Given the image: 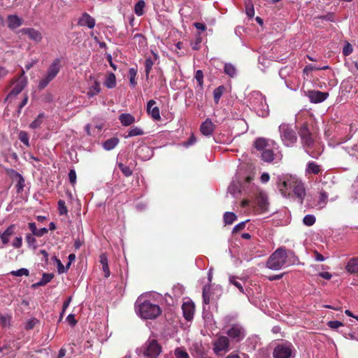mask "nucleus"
Returning <instances> with one entry per match:
<instances>
[{
  "mask_svg": "<svg viewBox=\"0 0 358 358\" xmlns=\"http://www.w3.org/2000/svg\"><path fill=\"white\" fill-rule=\"evenodd\" d=\"M297 257L293 251L287 250L280 247L271 255L266 262V267L273 271H278L284 267L296 264Z\"/></svg>",
  "mask_w": 358,
  "mask_h": 358,
  "instance_id": "f257e3e1",
  "label": "nucleus"
},
{
  "mask_svg": "<svg viewBox=\"0 0 358 358\" xmlns=\"http://www.w3.org/2000/svg\"><path fill=\"white\" fill-rule=\"evenodd\" d=\"M254 146L257 150L262 152L261 159L267 163L272 162L279 152L278 145L275 141L264 138H257L254 143Z\"/></svg>",
  "mask_w": 358,
  "mask_h": 358,
  "instance_id": "f03ea898",
  "label": "nucleus"
},
{
  "mask_svg": "<svg viewBox=\"0 0 358 358\" xmlns=\"http://www.w3.org/2000/svg\"><path fill=\"white\" fill-rule=\"evenodd\" d=\"M135 308L137 315L145 320L155 319L162 313L159 305L152 303L148 300H145L141 303L137 301Z\"/></svg>",
  "mask_w": 358,
  "mask_h": 358,
  "instance_id": "7ed1b4c3",
  "label": "nucleus"
},
{
  "mask_svg": "<svg viewBox=\"0 0 358 358\" xmlns=\"http://www.w3.org/2000/svg\"><path fill=\"white\" fill-rule=\"evenodd\" d=\"M249 104L259 117H267L269 114L268 106L266 97L259 91H253L249 96Z\"/></svg>",
  "mask_w": 358,
  "mask_h": 358,
  "instance_id": "20e7f679",
  "label": "nucleus"
},
{
  "mask_svg": "<svg viewBox=\"0 0 358 358\" xmlns=\"http://www.w3.org/2000/svg\"><path fill=\"white\" fill-rule=\"evenodd\" d=\"M137 350L145 358H158L162 351V348L157 339L153 337H149L145 343Z\"/></svg>",
  "mask_w": 358,
  "mask_h": 358,
  "instance_id": "39448f33",
  "label": "nucleus"
},
{
  "mask_svg": "<svg viewBox=\"0 0 358 358\" xmlns=\"http://www.w3.org/2000/svg\"><path fill=\"white\" fill-rule=\"evenodd\" d=\"M280 137L283 145L286 147H293L297 142V135L289 124L282 123L278 127Z\"/></svg>",
  "mask_w": 358,
  "mask_h": 358,
  "instance_id": "423d86ee",
  "label": "nucleus"
},
{
  "mask_svg": "<svg viewBox=\"0 0 358 358\" xmlns=\"http://www.w3.org/2000/svg\"><path fill=\"white\" fill-rule=\"evenodd\" d=\"M61 69V60L59 58L52 61L48 66L45 76L41 78L38 85L39 90L45 89L49 83L56 78Z\"/></svg>",
  "mask_w": 358,
  "mask_h": 358,
  "instance_id": "0eeeda50",
  "label": "nucleus"
},
{
  "mask_svg": "<svg viewBox=\"0 0 358 358\" xmlns=\"http://www.w3.org/2000/svg\"><path fill=\"white\" fill-rule=\"evenodd\" d=\"M12 84L15 86L6 97L5 101L15 98L27 85V77L25 76L24 69H22L21 73L17 78L13 80Z\"/></svg>",
  "mask_w": 358,
  "mask_h": 358,
  "instance_id": "6e6552de",
  "label": "nucleus"
},
{
  "mask_svg": "<svg viewBox=\"0 0 358 358\" xmlns=\"http://www.w3.org/2000/svg\"><path fill=\"white\" fill-rule=\"evenodd\" d=\"M298 134L303 148L308 154L313 157V155L309 153L308 150L313 146L315 141L308 125L306 124H303L299 127Z\"/></svg>",
  "mask_w": 358,
  "mask_h": 358,
  "instance_id": "1a4fd4ad",
  "label": "nucleus"
},
{
  "mask_svg": "<svg viewBox=\"0 0 358 358\" xmlns=\"http://www.w3.org/2000/svg\"><path fill=\"white\" fill-rule=\"evenodd\" d=\"M252 180L253 177L250 176L245 177L243 182H242L240 178H236L228 187V192L233 196H236L237 194L241 193L242 189L247 187Z\"/></svg>",
  "mask_w": 358,
  "mask_h": 358,
  "instance_id": "9d476101",
  "label": "nucleus"
},
{
  "mask_svg": "<svg viewBox=\"0 0 358 358\" xmlns=\"http://www.w3.org/2000/svg\"><path fill=\"white\" fill-rule=\"evenodd\" d=\"M299 180L292 175H284L278 177V187L283 193L293 189Z\"/></svg>",
  "mask_w": 358,
  "mask_h": 358,
  "instance_id": "9b49d317",
  "label": "nucleus"
},
{
  "mask_svg": "<svg viewBox=\"0 0 358 358\" xmlns=\"http://www.w3.org/2000/svg\"><path fill=\"white\" fill-rule=\"evenodd\" d=\"M227 334L237 342L242 341L245 335L244 327L239 323L233 324L227 331Z\"/></svg>",
  "mask_w": 358,
  "mask_h": 358,
  "instance_id": "f8f14e48",
  "label": "nucleus"
},
{
  "mask_svg": "<svg viewBox=\"0 0 358 358\" xmlns=\"http://www.w3.org/2000/svg\"><path fill=\"white\" fill-rule=\"evenodd\" d=\"M292 346L291 344H280L273 350V358H293L292 357Z\"/></svg>",
  "mask_w": 358,
  "mask_h": 358,
  "instance_id": "ddd939ff",
  "label": "nucleus"
},
{
  "mask_svg": "<svg viewBox=\"0 0 358 358\" xmlns=\"http://www.w3.org/2000/svg\"><path fill=\"white\" fill-rule=\"evenodd\" d=\"M229 338L227 336H220L214 343L213 350L216 354L226 351L229 348Z\"/></svg>",
  "mask_w": 358,
  "mask_h": 358,
  "instance_id": "4468645a",
  "label": "nucleus"
},
{
  "mask_svg": "<svg viewBox=\"0 0 358 358\" xmlns=\"http://www.w3.org/2000/svg\"><path fill=\"white\" fill-rule=\"evenodd\" d=\"M96 21L87 13H83L78 20V25L80 27H87L89 29H93L95 27Z\"/></svg>",
  "mask_w": 358,
  "mask_h": 358,
  "instance_id": "2eb2a0df",
  "label": "nucleus"
},
{
  "mask_svg": "<svg viewBox=\"0 0 358 358\" xmlns=\"http://www.w3.org/2000/svg\"><path fill=\"white\" fill-rule=\"evenodd\" d=\"M329 96L327 92H324L318 90L310 91L308 92V98L311 103H321L326 100Z\"/></svg>",
  "mask_w": 358,
  "mask_h": 358,
  "instance_id": "dca6fc26",
  "label": "nucleus"
},
{
  "mask_svg": "<svg viewBox=\"0 0 358 358\" xmlns=\"http://www.w3.org/2000/svg\"><path fill=\"white\" fill-rule=\"evenodd\" d=\"M136 155L141 160L146 161L152 156V150L148 145H140L136 150Z\"/></svg>",
  "mask_w": 358,
  "mask_h": 358,
  "instance_id": "f3484780",
  "label": "nucleus"
},
{
  "mask_svg": "<svg viewBox=\"0 0 358 358\" xmlns=\"http://www.w3.org/2000/svg\"><path fill=\"white\" fill-rule=\"evenodd\" d=\"M215 129V125L213 124L210 118L206 119V120L201 123L200 126V131L206 136H210Z\"/></svg>",
  "mask_w": 358,
  "mask_h": 358,
  "instance_id": "a211bd4d",
  "label": "nucleus"
},
{
  "mask_svg": "<svg viewBox=\"0 0 358 358\" xmlns=\"http://www.w3.org/2000/svg\"><path fill=\"white\" fill-rule=\"evenodd\" d=\"M182 309L184 317L189 321L193 318L194 314V304L191 301H187L182 303Z\"/></svg>",
  "mask_w": 358,
  "mask_h": 358,
  "instance_id": "6ab92c4d",
  "label": "nucleus"
},
{
  "mask_svg": "<svg viewBox=\"0 0 358 358\" xmlns=\"http://www.w3.org/2000/svg\"><path fill=\"white\" fill-rule=\"evenodd\" d=\"M20 32L27 35L31 40L36 43L41 42L43 38L41 33L34 28H23L20 30Z\"/></svg>",
  "mask_w": 358,
  "mask_h": 358,
  "instance_id": "aec40b11",
  "label": "nucleus"
},
{
  "mask_svg": "<svg viewBox=\"0 0 358 358\" xmlns=\"http://www.w3.org/2000/svg\"><path fill=\"white\" fill-rule=\"evenodd\" d=\"M155 103V101L150 100L147 103V112L154 120H159L161 119L159 109L158 107L154 106Z\"/></svg>",
  "mask_w": 358,
  "mask_h": 358,
  "instance_id": "412c9836",
  "label": "nucleus"
},
{
  "mask_svg": "<svg viewBox=\"0 0 358 358\" xmlns=\"http://www.w3.org/2000/svg\"><path fill=\"white\" fill-rule=\"evenodd\" d=\"M90 80H94V83L92 85H90L88 87L87 96L88 98H92L94 96L99 94L101 89V86H100V83L98 80H94L92 76H90Z\"/></svg>",
  "mask_w": 358,
  "mask_h": 358,
  "instance_id": "4be33fe9",
  "label": "nucleus"
},
{
  "mask_svg": "<svg viewBox=\"0 0 358 358\" xmlns=\"http://www.w3.org/2000/svg\"><path fill=\"white\" fill-rule=\"evenodd\" d=\"M322 172L321 166L315 162H309L307 163L305 173L306 175H317Z\"/></svg>",
  "mask_w": 358,
  "mask_h": 358,
  "instance_id": "5701e85b",
  "label": "nucleus"
},
{
  "mask_svg": "<svg viewBox=\"0 0 358 358\" xmlns=\"http://www.w3.org/2000/svg\"><path fill=\"white\" fill-rule=\"evenodd\" d=\"M22 19L15 15L8 16V27L11 29H16L22 24Z\"/></svg>",
  "mask_w": 358,
  "mask_h": 358,
  "instance_id": "b1692460",
  "label": "nucleus"
},
{
  "mask_svg": "<svg viewBox=\"0 0 358 358\" xmlns=\"http://www.w3.org/2000/svg\"><path fill=\"white\" fill-rule=\"evenodd\" d=\"M119 120L122 126L128 127L135 122V117L130 113H122L119 116Z\"/></svg>",
  "mask_w": 358,
  "mask_h": 358,
  "instance_id": "393cba45",
  "label": "nucleus"
},
{
  "mask_svg": "<svg viewBox=\"0 0 358 358\" xmlns=\"http://www.w3.org/2000/svg\"><path fill=\"white\" fill-rule=\"evenodd\" d=\"M99 262L102 266V271L104 273V276L108 278L110 275V271L108 266V260L106 253H102L99 256Z\"/></svg>",
  "mask_w": 358,
  "mask_h": 358,
  "instance_id": "a878e982",
  "label": "nucleus"
},
{
  "mask_svg": "<svg viewBox=\"0 0 358 358\" xmlns=\"http://www.w3.org/2000/svg\"><path fill=\"white\" fill-rule=\"evenodd\" d=\"M345 269L351 274L358 273V257L350 259L345 266Z\"/></svg>",
  "mask_w": 358,
  "mask_h": 358,
  "instance_id": "bb28decb",
  "label": "nucleus"
},
{
  "mask_svg": "<svg viewBox=\"0 0 358 358\" xmlns=\"http://www.w3.org/2000/svg\"><path fill=\"white\" fill-rule=\"evenodd\" d=\"M293 191L295 194V195L300 199L301 201L303 199L306 192L303 183L299 180L298 182L295 185V186L293 187Z\"/></svg>",
  "mask_w": 358,
  "mask_h": 358,
  "instance_id": "cd10ccee",
  "label": "nucleus"
},
{
  "mask_svg": "<svg viewBox=\"0 0 358 358\" xmlns=\"http://www.w3.org/2000/svg\"><path fill=\"white\" fill-rule=\"evenodd\" d=\"M15 228V225L11 224L1 234V239L4 245L8 243L10 237L14 234Z\"/></svg>",
  "mask_w": 358,
  "mask_h": 358,
  "instance_id": "c85d7f7f",
  "label": "nucleus"
},
{
  "mask_svg": "<svg viewBox=\"0 0 358 358\" xmlns=\"http://www.w3.org/2000/svg\"><path fill=\"white\" fill-rule=\"evenodd\" d=\"M120 140L117 137H113L107 139L103 143V148L106 150H111L114 149L119 143Z\"/></svg>",
  "mask_w": 358,
  "mask_h": 358,
  "instance_id": "c756f323",
  "label": "nucleus"
},
{
  "mask_svg": "<svg viewBox=\"0 0 358 358\" xmlns=\"http://www.w3.org/2000/svg\"><path fill=\"white\" fill-rule=\"evenodd\" d=\"M104 85L108 89H113L116 86V78L113 73L108 74L105 81Z\"/></svg>",
  "mask_w": 358,
  "mask_h": 358,
  "instance_id": "7c9ffc66",
  "label": "nucleus"
},
{
  "mask_svg": "<svg viewBox=\"0 0 358 358\" xmlns=\"http://www.w3.org/2000/svg\"><path fill=\"white\" fill-rule=\"evenodd\" d=\"M54 275L52 273H43L41 279L38 282L33 285L34 287H36L38 286H44L49 282L52 280Z\"/></svg>",
  "mask_w": 358,
  "mask_h": 358,
  "instance_id": "2f4dec72",
  "label": "nucleus"
},
{
  "mask_svg": "<svg viewBox=\"0 0 358 358\" xmlns=\"http://www.w3.org/2000/svg\"><path fill=\"white\" fill-rule=\"evenodd\" d=\"M225 90L226 89L224 85H220L213 90V99L216 104L219 103L221 96L225 92Z\"/></svg>",
  "mask_w": 358,
  "mask_h": 358,
  "instance_id": "473e14b6",
  "label": "nucleus"
},
{
  "mask_svg": "<svg viewBox=\"0 0 358 358\" xmlns=\"http://www.w3.org/2000/svg\"><path fill=\"white\" fill-rule=\"evenodd\" d=\"M136 75H137V69L136 68H130L129 70V78L130 85L132 88H134L137 85V82L136 80Z\"/></svg>",
  "mask_w": 358,
  "mask_h": 358,
  "instance_id": "72a5a7b5",
  "label": "nucleus"
},
{
  "mask_svg": "<svg viewBox=\"0 0 358 358\" xmlns=\"http://www.w3.org/2000/svg\"><path fill=\"white\" fill-rule=\"evenodd\" d=\"M145 3L143 0H138L134 6V12L136 15L142 16L144 14Z\"/></svg>",
  "mask_w": 358,
  "mask_h": 358,
  "instance_id": "f704fd0d",
  "label": "nucleus"
},
{
  "mask_svg": "<svg viewBox=\"0 0 358 358\" xmlns=\"http://www.w3.org/2000/svg\"><path fill=\"white\" fill-rule=\"evenodd\" d=\"M203 303L204 305H208L210 303V287L205 285L203 288L202 292Z\"/></svg>",
  "mask_w": 358,
  "mask_h": 358,
  "instance_id": "c9c22d12",
  "label": "nucleus"
},
{
  "mask_svg": "<svg viewBox=\"0 0 358 358\" xmlns=\"http://www.w3.org/2000/svg\"><path fill=\"white\" fill-rule=\"evenodd\" d=\"M154 62L151 57H147L145 60V73L146 79L148 80L149 78L150 73L153 66Z\"/></svg>",
  "mask_w": 358,
  "mask_h": 358,
  "instance_id": "e433bc0d",
  "label": "nucleus"
},
{
  "mask_svg": "<svg viewBox=\"0 0 358 358\" xmlns=\"http://www.w3.org/2000/svg\"><path fill=\"white\" fill-rule=\"evenodd\" d=\"M15 176L17 177V182L15 185L17 193L21 192L24 187V179L21 174L17 172H15Z\"/></svg>",
  "mask_w": 358,
  "mask_h": 358,
  "instance_id": "4c0bfd02",
  "label": "nucleus"
},
{
  "mask_svg": "<svg viewBox=\"0 0 358 358\" xmlns=\"http://www.w3.org/2000/svg\"><path fill=\"white\" fill-rule=\"evenodd\" d=\"M237 217L234 213L226 212L224 214V222L226 224H231L236 220Z\"/></svg>",
  "mask_w": 358,
  "mask_h": 358,
  "instance_id": "58836bf2",
  "label": "nucleus"
},
{
  "mask_svg": "<svg viewBox=\"0 0 358 358\" xmlns=\"http://www.w3.org/2000/svg\"><path fill=\"white\" fill-rule=\"evenodd\" d=\"M224 71V73L230 77H234L236 75V67L230 63L225 64Z\"/></svg>",
  "mask_w": 358,
  "mask_h": 358,
  "instance_id": "ea45409f",
  "label": "nucleus"
},
{
  "mask_svg": "<svg viewBox=\"0 0 358 358\" xmlns=\"http://www.w3.org/2000/svg\"><path fill=\"white\" fill-rule=\"evenodd\" d=\"M143 134H144V131L141 128L135 127L131 128L129 131L128 134L125 136V138H129V137H133V136H142Z\"/></svg>",
  "mask_w": 358,
  "mask_h": 358,
  "instance_id": "a19ab883",
  "label": "nucleus"
},
{
  "mask_svg": "<svg viewBox=\"0 0 358 358\" xmlns=\"http://www.w3.org/2000/svg\"><path fill=\"white\" fill-rule=\"evenodd\" d=\"M316 221V218L313 215L308 214L305 215L303 219V223L304 225L310 227L313 226Z\"/></svg>",
  "mask_w": 358,
  "mask_h": 358,
  "instance_id": "79ce46f5",
  "label": "nucleus"
},
{
  "mask_svg": "<svg viewBox=\"0 0 358 358\" xmlns=\"http://www.w3.org/2000/svg\"><path fill=\"white\" fill-rule=\"evenodd\" d=\"M43 113L38 115L37 117L30 124V127L34 129L38 128L43 122Z\"/></svg>",
  "mask_w": 358,
  "mask_h": 358,
  "instance_id": "37998d69",
  "label": "nucleus"
},
{
  "mask_svg": "<svg viewBox=\"0 0 358 358\" xmlns=\"http://www.w3.org/2000/svg\"><path fill=\"white\" fill-rule=\"evenodd\" d=\"M10 273L13 276H28L29 271L27 268H22L16 271H12Z\"/></svg>",
  "mask_w": 358,
  "mask_h": 358,
  "instance_id": "c03bdc74",
  "label": "nucleus"
},
{
  "mask_svg": "<svg viewBox=\"0 0 358 358\" xmlns=\"http://www.w3.org/2000/svg\"><path fill=\"white\" fill-rule=\"evenodd\" d=\"M118 167L126 177H129L132 175L133 172L129 166L124 165L122 163H119Z\"/></svg>",
  "mask_w": 358,
  "mask_h": 358,
  "instance_id": "a18cd8bd",
  "label": "nucleus"
},
{
  "mask_svg": "<svg viewBox=\"0 0 358 358\" xmlns=\"http://www.w3.org/2000/svg\"><path fill=\"white\" fill-rule=\"evenodd\" d=\"M10 317L8 315H0V325L6 327L10 324Z\"/></svg>",
  "mask_w": 358,
  "mask_h": 358,
  "instance_id": "49530a36",
  "label": "nucleus"
},
{
  "mask_svg": "<svg viewBox=\"0 0 358 358\" xmlns=\"http://www.w3.org/2000/svg\"><path fill=\"white\" fill-rule=\"evenodd\" d=\"M229 280V282L233 284L236 287H237L241 292H244V289L241 283L236 280V277L230 276Z\"/></svg>",
  "mask_w": 358,
  "mask_h": 358,
  "instance_id": "de8ad7c7",
  "label": "nucleus"
},
{
  "mask_svg": "<svg viewBox=\"0 0 358 358\" xmlns=\"http://www.w3.org/2000/svg\"><path fill=\"white\" fill-rule=\"evenodd\" d=\"M19 139L20 141L23 143L24 145H26L27 146H29V136H28V134L26 131H20L19 133Z\"/></svg>",
  "mask_w": 358,
  "mask_h": 358,
  "instance_id": "09e8293b",
  "label": "nucleus"
},
{
  "mask_svg": "<svg viewBox=\"0 0 358 358\" xmlns=\"http://www.w3.org/2000/svg\"><path fill=\"white\" fill-rule=\"evenodd\" d=\"M175 356L176 358H190L188 353L180 348L176 349Z\"/></svg>",
  "mask_w": 358,
  "mask_h": 358,
  "instance_id": "8fccbe9b",
  "label": "nucleus"
},
{
  "mask_svg": "<svg viewBox=\"0 0 358 358\" xmlns=\"http://www.w3.org/2000/svg\"><path fill=\"white\" fill-rule=\"evenodd\" d=\"M58 209L60 215H66L68 212L65 201L59 200L58 201Z\"/></svg>",
  "mask_w": 358,
  "mask_h": 358,
  "instance_id": "3c124183",
  "label": "nucleus"
},
{
  "mask_svg": "<svg viewBox=\"0 0 358 358\" xmlns=\"http://www.w3.org/2000/svg\"><path fill=\"white\" fill-rule=\"evenodd\" d=\"M38 322V320L35 318V317H32L31 318L30 320H29L26 324H25V329L27 330H31L32 329L34 326Z\"/></svg>",
  "mask_w": 358,
  "mask_h": 358,
  "instance_id": "603ef678",
  "label": "nucleus"
},
{
  "mask_svg": "<svg viewBox=\"0 0 358 358\" xmlns=\"http://www.w3.org/2000/svg\"><path fill=\"white\" fill-rule=\"evenodd\" d=\"M195 79L196 80L199 85L202 87L203 83V74L201 70H197L195 73L194 76Z\"/></svg>",
  "mask_w": 358,
  "mask_h": 358,
  "instance_id": "864d4df0",
  "label": "nucleus"
},
{
  "mask_svg": "<svg viewBox=\"0 0 358 358\" xmlns=\"http://www.w3.org/2000/svg\"><path fill=\"white\" fill-rule=\"evenodd\" d=\"M352 51H353V48H352V45L350 43L346 42L343 48V55L348 56L352 52Z\"/></svg>",
  "mask_w": 358,
  "mask_h": 358,
  "instance_id": "5fc2aeb1",
  "label": "nucleus"
},
{
  "mask_svg": "<svg viewBox=\"0 0 358 358\" xmlns=\"http://www.w3.org/2000/svg\"><path fill=\"white\" fill-rule=\"evenodd\" d=\"M327 326L332 329H336L341 327H343V324L338 320H331L327 322Z\"/></svg>",
  "mask_w": 358,
  "mask_h": 358,
  "instance_id": "6e6d98bb",
  "label": "nucleus"
},
{
  "mask_svg": "<svg viewBox=\"0 0 358 358\" xmlns=\"http://www.w3.org/2000/svg\"><path fill=\"white\" fill-rule=\"evenodd\" d=\"M35 235H33L32 234H28L26 236V241L30 246L35 247V244L36 243V240L34 237Z\"/></svg>",
  "mask_w": 358,
  "mask_h": 358,
  "instance_id": "4d7b16f0",
  "label": "nucleus"
},
{
  "mask_svg": "<svg viewBox=\"0 0 358 358\" xmlns=\"http://www.w3.org/2000/svg\"><path fill=\"white\" fill-rule=\"evenodd\" d=\"M247 222H248V220L241 222L238 223V224L235 225L234 227L233 228L232 233L234 234V233H236V232L243 229L245 227V224Z\"/></svg>",
  "mask_w": 358,
  "mask_h": 358,
  "instance_id": "13d9d810",
  "label": "nucleus"
},
{
  "mask_svg": "<svg viewBox=\"0 0 358 358\" xmlns=\"http://www.w3.org/2000/svg\"><path fill=\"white\" fill-rule=\"evenodd\" d=\"M318 70H320L319 66H316L313 64H308L303 69V72L308 75L310 71Z\"/></svg>",
  "mask_w": 358,
  "mask_h": 358,
  "instance_id": "bf43d9fd",
  "label": "nucleus"
},
{
  "mask_svg": "<svg viewBox=\"0 0 358 358\" xmlns=\"http://www.w3.org/2000/svg\"><path fill=\"white\" fill-rule=\"evenodd\" d=\"M57 262V271L59 273H64L67 272V268L64 266V265L62 264L61 261L59 259H57L56 257H54Z\"/></svg>",
  "mask_w": 358,
  "mask_h": 358,
  "instance_id": "052dcab7",
  "label": "nucleus"
},
{
  "mask_svg": "<svg viewBox=\"0 0 358 358\" xmlns=\"http://www.w3.org/2000/svg\"><path fill=\"white\" fill-rule=\"evenodd\" d=\"M71 299H72V296H69L64 303H63V306H62V310L60 313V318H62L63 317V315H64L65 313V311L66 310V308L69 307L71 301Z\"/></svg>",
  "mask_w": 358,
  "mask_h": 358,
  "instance_id": "680f3d73",
  "label": "nucleus"
},
{
  "mask_svg": "<svg viewBox=\"0 0 358 358\" xmlns=\"http://www.w3.org/2000/svg\"><path fill=\"white\" fill-rule=\"evenodd\" d=\"M69 182L74 185L76 182V173L74 169H71L69 173Z\"/></svg>",
  "mask_w": 358,
  "mask_h": 358,
  "instance_id": "e2e57ef3",
  "label": "nucleus"
},
{
  "mask_svg": "<svg viewBox=\"0 0 358 358\" xmlns=\"http://www.w3.org/2000/svg\"><path fill=\"white\" fill-rule=\"evenodd\" d=\"M201 43V38L200 36V34H198L196 36V38L195 41L193 43H191V45L193 50H199V44Z\"/></svg>",
  "mask_w": 358,
  "mask_h": 358,
  "instance_id": "0e129e2a",
  "label": "nucleus"
},
{
  "mask_svg": "<svg viewBox=\"0 0 358 358\" xmlns=\"http://www.w3.org/2000/svg\"><path fill=\"white\" fill-rule=\"evenodd\" d=\"M22 240L21 237H16L13 242V246L15 248H19L22 246Z\"/></svg>",
  "mask_w": 358,
  "mask_h": 358,
  "instance_id": "69168bd1",
  "label": "nucleus"
},
{
  "mask_svg": "<svg viewBox=\"0 0 358 358\" xmlns=\"http://www.w3.org/2000/svg\"><path fill=\"white\" fill-rule=\"evenodd\" d=\"M66 321L68 322V323L71 325V326H74L76 325V324L77 323V321L75 319V317H74V315L73 314H69L67 317H66Z\"/></svg>",
  "mask_w": 358,
  "mask_h": 358,
  "instance_id": "338daca9",
  "label": "nucleus"
},
{
  "mask_svg": "<svg viewBox=\"0 0 358 358\" xmlns=\"http://www.w3.org/2000/svg\"><path fill=\"white\" fill-rule=\"evenodd\" d=\"M313 256L316 261L317 262H323L325 260V258L319 252L315 250L313 252Z\"/></svg>",
  "mask_w": 358,
  "mask_h": 358,
  "instance_id": "774afa93",
  "label": "nucleus"
}]
</instances>
